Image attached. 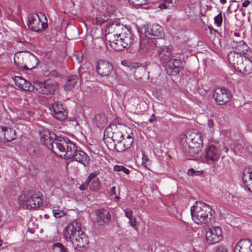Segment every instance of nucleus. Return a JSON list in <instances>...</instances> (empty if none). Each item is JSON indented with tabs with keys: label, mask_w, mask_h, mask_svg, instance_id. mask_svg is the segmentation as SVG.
<instances>
[{
	"label": "nucleus",
	"mask_w": 252,
	"mask_h": 252,
	"mask_svg": "<svg viewBox=\"0 0 252 252\" xmlns=\"http://www.w3.org/2000/svg\"><path fill=\"white\" fill-rule=\"evenodd\" d=\"M237 51H231L227 55V60L234 68L244 74L252 72V52L249 47L243 40L237 42Z\"/></svg>",
	"instance_id": "nucleus-1"
},
{
	"label": "nucleus",
	"mask_w": 252,
	"mask_h": 252,
	"mask_svg": "<svg viewBox=\"0 0 252 252\" xmlns=\"http://www.w3.org/2000/svg\"><path fill=\"white\" fill-rule=\"evenodd\" d=\"M109 31L113 32V37H110L108 40L109 45L116 51H123L128 48L133 42V35L123 24L119 23H113L109 27Z\"/></svg>",
	"instance_id": "nucleus-2"
},
{
	"label": "nucleus",
	"mask_w": 252,
	"mask_h": 252,
	"mask_svg": "<svg viewBox=\"0 0 252 252\" xmlns=\"http://www.w3.org/2000/svg\"><path fill=\"white\" fill-rule=\"evenodd\" d=\"M56 147L59 151L65 152L69 159L86 166L85 162L89 158L88 155L83 151L78 150L77 146L68 138H60L56 142Z\"/></svg>",
	"instance_id": "nucleus-3"
},
{
	"label": "nucleus",
	"mask_w": 252,
	"mask_h": 252,
	"mask_svg": "<svg viewBox=\"0 0 252 252\" xmlns=\"http://www.w3.org/2000/svg\"><path fill=\"white\" fill-rule=\"evenodd\" d=\"M64 236L66 240L71 242L75 249L83 248L89 243L88 237L82 230L81 224L77 222H73L67 225Z\"/></svg>",
	"instance_id": "nucleus-4"
},
{
	"label": "nucleus",
	"mask_w": 252,
	"mask_h": 252,
	"mask_svg": "<svg viewBox=\"0 0 252 252\" xmlns=\"http://www.w3.org/2000/svg\"><path fill=\"white\" fill-rule=\"evenodd\" d=\"M212 208L209 205L201 201H196L190 208L193 220L198 224H207L212 219Z\"/></svg>",
	"instance_id": "nucleus-5"
},
{
	"label": "nucleus",
	"mask_w": 252,
	"mask_h": 252,
	"mask_svg": "<svg viewBox=\"0 0 252 252\" xmlns=\"http://www.w3.org/2000/svg\"><path fill=\"white\" fill-rule=\"evenodd\" d=\"M203 140L200 133L189 131L186 134V143L183 145V151L187 157H193L200 150Z\"/></svg>",
	"instance_id": "nucleus-6"
},
{
	"label": "nucleus",
	"mask_w": 252,
	"mask_h": 252,
	"mask_svg": "<svg viewBox=\"0 0 252 252\" xmlns=\"http://www.w3.org/2000/svg\"><path fill=\"white\" fill-rule=\"evenodd\" d=\"M14 62L19 68H23L24 70H31L37 66L39 60L30 52H17L14 56Z\"/></svg>",
	"instance_id": "nucleus-7"
},
{
	"label": "nucleus",
	"mask_w": 252,
	"mask_h": 252,
	"mask_svg": "<svg viewBox=\"0 0 252 252\" xmlns=\"http://www.w3.org/2000/svg\"><path fill=\"white\" fill-rule=\"evenodd\" d=\"M110 139L114 142V149L117 152H122L129 149L133 142V139L131 135H127L126 139L124 138V135L122 132H113Z\"/></svg>",
	"instance_id": "nucleus-8"
},
{
	"label": "nucleus",
	"mask_w": 252,
	"mask_h": 252,
	"mask_svg": "<svg viewBox=\"0 0 252 252\" xmlns=\"http://www.w3.org/2000/svg\"><path fill=\"white\" fill-rule=\"evenodd\" d=\"M45 17L46 22H41L38 14H32L28 17L27 25L29 28L35 32H39L47 28V18L45 14L42 13H39Z\"/></svg>",
	"instance_id": "nucleus-9"
},
{
	"label": "nucleus",
	"mask_w": 252,
	"mask_h": 252,
	"mask_svg": "<svg viewBox=\"0 0 252 252\" xmlns=\"http://www.w3.org/2000/svg\"><path fill=\"white\" fill-rule=\"evenodd\" d=\"M41 142L45 145L48 149L54 153V145H56V142L61 137H58L54 132H50L48 129H43L40 132Z\"/></svg>",
	"instance_id": "nucleus-10"
},
{
	"label": "nucleus",
	"mask_w": 252,
	"mask_h": 252,
	"mask_svg": "<svg viewBox=\"0 0 252 252\" xmlns=\"http://www.w3.org/2000/svg\"><path fill=\"white\" fill-rule=\"evenodd\" d=\"M35 87L38 94L48 95L54 93L57 88V85L52 80H47L43 82H37Z\"/></svg>",
	"instance_id": "nucleus-11"
},
{
	"label": "nucleus",
	"mask_w": 252,
	"mask_h": 252,
	"mask_svg": "<svg viewBox=\"0 0 252 252\" xmlns=\"http://www.w3.org/2000/svg\"><path fill=\"white\" fill-rule=\"evenodd\" d=\"M213 96L218 105H223L230 101L232 95L227 88H218L215 90Z\"/></svg>",
	"instance_id": "nucleus-12"
},
{
	"label": "nucleus",
	"mask_w": 252,
	"mask_h": 252,
	"mask_svg": "<svg viewBox=\"0 0 252 252\" xmlns=\"http://www.w3.org/2000/svg\"><path fill=\"white\" fill-rule=\"evenodd\" d=\"M223 238L222 230L219 226L210 227L206 232V240L209 244H215L220 242Z\"/></svg>",
	"instance_id": "nucleus-13"
},
{
	"label": "nucleus",
	"mask_w": 252,
	"mask_h": 252,
	"mask_svg": "<svg viewBox=\"0 0 252 252\" xmlns=\"http://www.w3.org/2000/svg\"><path fill=\"white\" fill-rule=\"evenodd\" d=\"M183 68V62L180 59H170L166 63L165 69L169 75H176Z\"/></svg>",
	"instance_id": "nucleus-14"
},
{
	"label": "nucleus",
	"mask_w": 252,
	"mask_h": 252,
	"mask_svg": "<svg viewBox=\"0 0 252 252\" xmlns=\"http://www.w3.org/2000/svg\"><path fill=\"white\" fill-rule=\"evenodd\" d=\"M221 155L220 151L213 145L209 146L201 155V158L204 161H217Z\"/></svg>",
	"instance_id": "nucleus-15"
},
{
	"label": "nucleus",
	"mask_w": 252,
	"mask_h": 252,
	"mask_svg": "<svg viewBox=\"0 0 252 252\" xmlns=\"http://www.w3.org/2000/svg\"><path fill=\"white\" fill-rule=\"evenodd\" d=\"M55 118L60 121H63L67 118V113L66 112L61 102H55L52 104L50 108Z\"/></svg>",
	"instance_id": "nucleus-16"
},
{
	"label": "nucleus",
	"mask_w": 252,
	"mask_h": 252,
	"mask_svg": "<svg viewBox=\"0 0 252 252\" xmlns=\"http://www.w3.org/2000/svg\"><path fill=\"white\" fill-rule=\"evenodd\" d=\"M145 33L146 35H151L155 38L162 39L164 36L163 28L158 24H154L151 26L145 28Z\"/></svg>",
	"instance_id": "nucleus-17"
},
{
	"label": "nucleus",
	"mask_w": 252,
	"mask_h": 252,
	"mask_svg": "<svg viewBox=\"0 0 252 252\" xmlns=\"http://www.w3.org/2000/svg\"><path fill=\"white\" fill-rule=\"evenodd\" d=\"M24 202L29 205L32 208H37L39 207L42 203V198L40 194L29 192L24 194Z\"/></svg>",
	"instance_id": "nucleus-18"
},
{
	"label": "nucleus",
	"mask_w": 252,
	"mask_h": 252,
	"mask_svg": "<svg viewBox=\"0 0 252 252\" xmlns=\"http://www.w3.org/2000/svg\"><path fill=\"white\" fill-rule=\"evenodd\" d=\"M95 214L96 221L100 226L109 222L111 220V215L107 209L99 208L95 211Z\"/></svg>",
	"instance_id": "nucleus-19"
},
{
	"label": "nucleus",
	"mask_w": 252,
	"mask_h": 252,
	"mask_svg": "<svg viewBox=\"0 0 252 252\" xmlns=\"http://www.w3.org/2000/svg\"><path fill=\"white\" fill-rule=\"evenodd\" d=\"M113 70V66L108 61L99 60L97 62L96 70L98 74L102 76H107Z\"/></svg>",
	"instance_id": "nucleus-20"
},
{
	"label": "nucleus",
	"mask_w": 252,
	"mask_h": 252,
	"mask_svg": "<svg viewBox=\"0 0 252 252\" xmlns=\"http://www.w3.org/2000/svg\"><path fill=\"white\" fill-rule=\"evenodd\" d=\"M234 252H252V242L247 239L240 240L234 247Z\"/></svg>",
	"instance_id": "nucleus-21"
},
{
	"label": "nucleus",
	"mask_w": 252,
	"mask_h": 252,
	"mask_svg": "<svg viewBox=\"0 0 252 252\" xmlns=\"http://www.w3.org/2000/svg\"><path fill=\"white\" fill-rule=\"evenodd\" d=\"M155 51L160 61L162 63H166L169 60V56L171 53V49L167 46H161L156 47Z\"/></svg>",
	"instance_id": "nucleus-22"
},
{
	"label": "nucleus",
	"mask_w": 252,
	"mask_h": 252,
	"mask_svg": "<svg viewBox=\"0 0 252 252\" xmlns=\"http://www.w3.org/2000/svg\"><path fill=\"white\" fill-rule=\"evenodd\" d=\"M242 180L247 189L252 192V171L249 168L243 170Z\"/></svg>",
	"instance_id": "nucleus-23"
},
{
	"label": "nucleus",
	"mask_w": 252,
	"mask_h": 252,
	"mask_svg": "<svg viewBox=\"0 0 252 252\" xmlns=\"http://www.w3.org/2000/svg\"><path fill=\"white\" fill-rule=\"evenodd\" d=\"M16 137V131L14 129L4 126L3 134L2 136L4 142H11L15 139Z\"/></svg>",
	"instance_id": "nucleus-24"
},
{
	"label": "nucleus",
	"mask_w": 252,
	"mask_h": 252,
	"mask_svg": "<svg viewBox=\"0 0 252 252\" xmlns=\"http://www.w3.org/2000/svg\"><path fill=\"white\" fill-rule=\"evenodd\" d=\"M79 80V76L77 75H71L64 85V89L66 91H71L77 85Z\"/></svg>",
	"instance_id": "nucleus-25"
},
{
	"label": "nucleus",
	"mask_w": 252,
	"mask_h": 252,
	"mask_svg": "<svg viewBox=\"0 0 252 252\" xmlns=\"http://www.w3.org/2000/svg\"><path fill=\"white\" fill-rule=\"evenodd\" d=\"M151 44L146 39L141 40L139 44V49L142 52H145L151 49Z\"/></svg>",
	"instance_id": "nucleus-26"
},
{
	"label": "nucleus",
	"mask_w": 252,
	"mask_h": 252,
	"mask_svg": "<svg viewBox=\"0 0 252 252\" xmlns=\"http://www.w3.org/2000/svg\"><path fill=\"white\" fill-rule=\"evenodd\" d=\"M52 250L54 252H67L64 246L59 242L55 243L53 245Z\"/></svg>",
	"instance_id": "nucleus-27"
},
{
	"label": "nucleus",
	"mask_w": 252,
	"mask_h": 252,
	"mask_svg": "<svg viewBox=\"0 0 252 252\" xmlns=\"http://www.w3.org/2000/svg\"><path fill=\"white\" fill-rule=\"evenodd\" d=\"M90 189L93 191H96L100 189V181L98 178L92 181L90 185Z\"/></svg>",
	"instance_id": "nucleus-28"
},
{
	"label": "nucleus",
	"mask_w": 252,
	"mask_h": 252,
	"mask_svg": "<svg viewBox=\"0 0 252 252\" xmlns=\"http://www.w3.org/2000/svg\"><path fill=\"white\" fill-rule=\"evenodd\" d=\"M113 170L115 172H122L126 175H128L130 172L129 170L124 166L117 164L114 165Z\"/></svg>",
	"instance_id": "nucleus-29"
},
{
	"label": "nucleus",
	"mask_w": 252,
	"mask_h": 252,
	"mask_svg": "<svg viewBox=\"0 0 252 252\" xmlns=\"http://www.w3.org/2000/svg\"><path fill=\"white\" fill-rule=\"evenodd\" d=\"M34 88V86H33L29 81L27 80H25V83L21 88V89H22L26 91L32 92L33 91Z\"/></svg>",
	"instance_id": "nucleus-30"
},
{
	"label": "nucleus",
	"mask_w": 252,
	"mask_h": 252,
	"mask_svg": "<svg viewBox=\"0 0 252 252\" xmlns=\"http://www.w3.org/2000/svg\"><path fill=\"white\" fill-rule=\"evenodd\" d=\"M172 5V0H161L159 7L161 9H167Z\"/></svg>",
	"instance_id": "nucleus-31"
},
{
	"label": "nucleus",
	"mask_w": 252,
	"mask_h": 252,
	"mask_svg": "<svg viewBox=\"0 0 252 252\" xmlns=\"http://www.w3.org/2000/svg\"><path fill=\"white\" fill-rule=\"evenodd\" d=\"M13 80L15 85L21 89L22 86L24 85V83H25L26 79L21 76H15L13 78Z\"/></svg>",
	"instance_id": "nucleus-32"
},
{
	"label": "nucleus",
	"mask_w": 252,
	"mask_h": 252,
	"mask_svg": "<svg viewBox=\"0 0 252 252\" xmlns=\"http://www.w3.org/2000/svg\"><path fill=\"white\" fill-rule=\"evenodd\" d=\"M43 180L48 187L51 188L54 186V180L51 178V176L45 173L43 177Z\"/></svg>",
	"instance_id": "nucleus-33"
},
{
	"label": "nucleus",
	"mask_w": 252,
	"mask_h": 252,
	"mask_svg": "<svg viewBox=\"0 0 252 252\" xmlns=\"http://www.w3.org/2000/svg\"><path fill=\"white\" fill-rule=\"evenodd\" d=\"M52 212L53 216L56 218H62L65 216L66 214V212H65L64 210H61L59 209L53 210Z\"/></svg>",
	"instance_id": "nucleus-34"
},
{
	"label": "nucleus",
	"mask_w": 252,
	"mask_h": 252,
	"mask_svg": "<svg viewBox=\"0 0 252 252\" xmlns=\"http://www.w3.org/2000/svg\"><path fill=\"white\" fill-rule=\"evenodd\" d=\"M128 2L135 6L145 5L147 3V0H128Z\"/></svg>",
	"instance_id": "nucleus-35"
},
{
	"label": "nucleus",
	"mask_w": 252,
	"mask_h": 252,
	"mask_svg": "<svg viewBox=\"0 0 252 252\" xmlns=\"http://www.w3.org/2000/svg\"><path fill=\"white\" fill-rule=\"evenodd\" d=\"M215 23L218 27H220L222 22V17L221 13H219L214 18Z\"/></svg>",
	"instance_id": "nucleus-36"
},
{
	"label": "nucleus",
	"mask_w": 252,
	"mask_h": 252,
	"mask_svg": "<svg viewBox=\"0 0 252 252\" xmlns=\"http://www.w3.org/2000/svg\"><path fill=\"white\" fill-rule=\"evenodd\" d=\"M124 213L125 214V216L128 219L130 220L133 218V211L129 208H126L124 210Z\"/></svg>",
	"instance_id": "nucleus-37"
},
{
	"label": "nucleus",
	"mask_w": 252,
	"mask_h": 252,
	"mask_svg": "<svg viewBox=\"0 0 252 252\" xmlns=\"http://www.w3.org/2000/svg\"><path fill=\"white\" fill-rule=\"evenodd\" d=\"M128 223L134 229L138 230V226L136 223V219L135 217L132 219L129 220Z\"/></svg>",
	"instance_id": "nucleus-38"
},
{
	"label": "nucleus",
	"mask_w": 252,
	"mask_h": 252,
	"mask_svg": "<svg viewBox=\"0 0 252 252\" xmlns=\"http://www.w3.org/2000/svg\"><path fill=\"white\" fill-rule=\"evenodd\" d=\"M188 174L190 176L199 175L202 174L201 171H195L193 168H190L188 170Z\"/></svg>",
	"instance_id": "nucleus-39"
},
{
	"label": "nucleus",
	"mask_w": 252,
	"mask_h": 252,
	"mask_svg": "<svg viewBox=\"0 0 252 252\" xmlns=\"http://www.w3.org/2000/svg\"><path fill=\"white\" fill-rule=\"evenodd\" d=\"M216 252H227V250L225 247L220 246L217 249Z\"/></svg>",
	"instance_id": "nucleus-40"
},
{
	"label": "nucleus",
	"mask_w": 252,
	"mask_h": 252,
	"mask_svg": "<svg viewBox=\"0 0 252 252\" xmlns=\"http://www.w3.org/2000/svg\"><path fill=\"white\" fill-rule=\"evenodd\" d=\"M97 173L96 172H94L90 173L89 175L88 176L89 178H90V179L92 181L94 179H96L95 177L97 176Z\"/></svg>",
	"instance_id": "nucleus-41"
},
{
	"label": "nucleus",
	"mask_w": 252,
	"mask_h": 252,
	"mask_svg": "<svg viewBox=\"0 0 252 252\" xmlns=\"http://www.w3.org/2000/svg\"><path fill=\"white\" fill-rule=\"evenodd\" d=\"M116 187L115 186H113L111 189H110V194L111 196L114 195H116Z\"/></svg>",
	"instance_id": "nucleus-42"
},
{
	"label": "nucleus",
	"mask_w": 252,
	"mask_h": 252,
	"mask_svg": "<svg viewBox=\"0 0 252 252\" xmlns=\"http://www.w3.org/2000/svg\"><path fill=\"white\" fill-rule=\"evenodd\" d=\"M141 65L142 64L140 63H133L131 64V68H132L133 69H136V68H137L138 67H140V66H141Z\"/></svg>",
	"instance_id": "nucleus-43"
},
{
	"label": "nucleus",
	"mask_w": 252,
	"mask_h": 252,
	"mask_svg": "<svg viewBox=\"0 0 252 252\" xmlns=\"http://www.w3.org/2000/svg\"><path fill=\"white\" fill-rule=\"evenodd\" d=\"M88 186L84 183L83 184L80 186L79 189L81 190H85L88 189Z\"/></svg>",
	"instance_id": "nucleus-44"
},
{
	"label": "nucleus",
	"mask_w": 252,
	"mask_h": 252,
	"mask_svg": "<svg viewBox=\"0 0 252 252\" xmlns=\"http://www.w3.org/2000/svg\"><path fill=\"white\" fill-rule=\"evenodd\" d=\"M207 125L210 128H212L214 126V121L212 119H209L207 122Z\"/></svg>",
	"instance_id": "nucleus-45"
},
{
	"label": "nucleus",
	"mask_w": 252,
	"mask_h": 252,
	"mask_svg": "<svg viewBox=\"0 0 252 252\" xmlns=\"http://www.w3.org/2000/svg\"><path fill=\"white\" fill-rule=\"evenodd\" d=\"M156 117L155 115L153 114L151 116L149 121L150 123H153L154 121H156Z\"/></svg>",
	"instance_id": "nucleus-46"
},
{
	"label": "nucleus",
	"mask_w": 252,
	"mask_h": 252,
	"mask_svg": "<svg viewBox=\"0 0 252 252\" xmlns=\"http://www.w3.org/2000/svg\"><path fill=\"white\" fill-rule=\"evenodd\" d=\"M4 126H0V140L2 139V136L3 134Z\"/></svg>",
	"instance_id": "nucleus-47"
},
{
	"label": "nucleus",
	"mask_w": 252,
	"mask_h": 252,
	"mask_svg": "<svg viewBox=\"0 0 252 252\" xmlns=\"http://www.w3.org/2000/svg\"><path fill=\"white\" fill-rule=\"evenodd\" d=\"M250 4V1L249 0H246L242 3V6L246 7Z\"/></svg>",
	"instance_id": "nucleus-48"
},
{
	"label": "nucleus",
	"mask_w": 252,
	"mask_h": 252,
	"mask_svg": "<svg viewBox=\"0 0 252 252\" xmlns=\"http://www.w3.org/2000/svg\"><path fill=\"white\" fill-rule=\"evenodd\" d=\"M51 75L53 77H57L59 76V73L56 70H53L51 72Z\"/></svg>",
	"instance_id": "nucleus-49"
},
{
	"label": "nucleus",
	"mask_w": 252,
	"mask_h": 252,
	"mask_svg": "<svg viewBox=\"0 0 252 252\" xmlns=\"http://www.w3.org/2000/svg\"><path fill=\"white\" fill-rule=\"evenodd\" d=\"M92 182V180L90 179V178H89L88 177L87 178L85 182L84 183L87 185L88 186Z\"/></svg>",
	"instance_id": "nucleus-50"
},
{
	"label": "nucleus",
	"mask_w": 252,
	"mask_h": 252,
	"mask_svg": "<svg viewBox=\"0 0 252 252\" xmlns=\"http://www.w3.org/2000/svg\"><path fill=\"white\" fill-rule=\"evenodd\" d=\"M247 129L250 131H252V122L250 123L247 125Z\"/></svg>",
	"instance_id": "nucleus-51"
},
{
	"label": "nucleus",
	"mask_w": 252,
	"mask_h": 252,
	"mask_svg": "<svg viewBox=\"0 0 252 252\" xmlns=\"http://www.w3.org/2000/svg\"><path fill=\"white\" fill-rule=\"evenodd\" d=\"M142 160H143V162L144 160L145 161H147V160H149V159L146 156L143 155Z\"/></svg>",
	"instance_id": "nucleus-52"
},
{
	"label": "nucleus",
	"mask_w": 252,
	"mask_h": 252,
	"mask_svg": "<svg viewBox=\"0 0 252 252\" xmlns=\"http://www.w3.org/2000/svg\"><path fill=\"white\" fill-rule=\"evenodd\" d=\"M220 1L221 4H223L226 2V0H220Z\"/></svg>",
	"instance_id": "nucleus-53"
},
{
	"label": "nucleus",
	"mask_w": 252,
	"mask_h": 252,
	"mask_svg": "<svg viewBox=\"0 0 252 252\" xmlns=\"http://www.w3.org/2000/svg\"><path fill=\"white\" fill-rule=\"evenodd\" d=\"M115 198L117 199V200H120V197L119 196H118V195H116L115 196Z\"/></svg>",
	"instance_id": "nucleus-54"
},
{
	"label": "nucleus",
	"mask_w": 252,
	"mask_h": 252,
	"mask_svg": "<svg viewBox=\"0 0 252 252\" xmlns=\"http://www.w3.org/2000/svg\"><path fill=\"white\" fill-rule=\"evenodd\" d=\"M238 34H239V33H236V32H235V33H234V35H235V36H238Z\"/></svg>",
	"instance_id": "nucleus-55"
},
{
	"label": "nucleus",
	"mask_w": 252,
	"mask_h": 252,
	"mask_svg": "<svg viewBox=\"0 0 252 252\" xmlns=\"http://www.w3.org/2000/svg\"><path fill=\"white\" fill-rule=\"evenodd\" d=\"M2 245V242L1 240L0 239V246Z\"/></svg>",
	"instance_id": "nucleus-56"
}]
</instances>
